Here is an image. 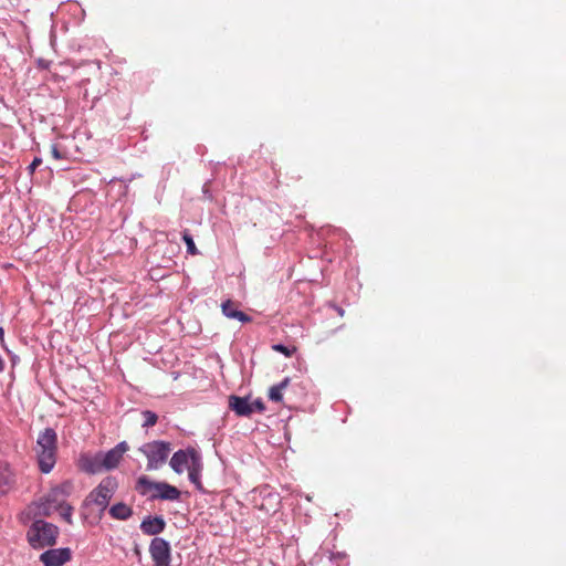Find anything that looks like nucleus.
Masks as SVG:
<instances>
[{
  "label": "nucleus",
  "instance_id": "obj_12",
  "mask_svg": "<svg viewBox=\"0 0 566 566\" xmlns=\"http://www.w3.org/2000/svg\"><path fill=\"white\" fill-rule=\"evenodd\" d=\"M191 451L195 449H187L186 451L179 450L174 453L170 459V467L176 473H182L184 470L191 463Z\"/></svg>",
  "mask_w": 566,
  "mask_h": 566
},
{
  "label": "nucleus",
  "instance_id": "obj_2",
  "mask_svg": "<svg viewBox=\"0 0 566 566\" xmlns=\"http://www.w3.org/2000/svg\"><path fill=\"white\" fill-rule=\"evenodd\" d=\"M57 436L52 428L39 433L34 452L41 472L49 473L56 462Z\"/></svg>",
  "mask_w": 566,
  "mask_h": 566
},
{
  "label": "nucleus",
  "instance_id": "obj_11",
  "mask_svg": "<svg viewBox=\"0 0 566 566\" xmlns=\"http://www.w3.org/2000/svg\"><path fill=\"white\" fill-rule=\"evenodd\" d=\"M15 476L7 462H0V495L13 489Z\"/></svg>",
  "mask_w": 566,
  "mask_h": 566
},
{
  "label": "nucleus",
  "instance_id": "obj_22",
  "mask_svg": "<svg viewBox=\"0 0 566 566\" xmlns=\"http://www.w3.org/2000/svg\"><path fill=\"white\" fill-rule=\"evenodd\" d=\"M143 417L145 418L144 427H153L158 420L157 415L150 410L143 411Z\"/></svg>",
  "mask_w": 566,
  "mask_h": 566
},
{
  "label": "nucleus",
  "instance_id": "obj_13",
  "mask_svg": "<svg viewBox=\"0 0 566 566\" xmlns=\"http://www.w3.org/2000/svg\"><path fill=\"white\" fill-rule=\"evenodd\" d=\"M229 407L240 417H250L252 415V408L248 397H229Z\"/></svg>",
  "mask_w": 566,
  "mask_h": 566
},
{
  "label": "nucleus",
  "instance_id": "obj_8",
  "mask_svg": "<svg viewBox=\"0 0 566 566\" xmlns=\"http://www.w3.org/2000/svg\"><path fill=\"white\" fill-rule=\"evenodd\" d=\"M127 442L122 441L107 452H98L99 460L104 470H113L117 468L123 459V455L128 451Z\"/></svg>",
  "mask_w": 566,
  "mask_h": 566
},
{
  "label": "nucleus",
  "instance_id": "obj_9",
  "mask_svg": "<svg viewBox=\"0 0 566 566\" xmlns=\"http://www.w3.org/2000/svg\"><path fill=\"white\" fill-rule=\"evenodd\" d=\"M71 559L70 548L49 549L41 554L40 560L44 566H62Z\"/></svg>",
  "mask_w": 566,
  "mask_h": 566
},
{
  "label": "nucleus",
  "instance_id": "obj_17",
  "mask_svg": "<svg viewBox=\"0 0 566 566\" xmlns=\"http://www.w3.org/2000/svg\"><path fill=\"white\" fill-rule=\"evenodd\" d=\"M109 514L113 518L125 521L132 516L133 510L125 503H117L109 509Z\"/></svg>",
  "mask_w": 566,
  "mask_h": 566
},
{
  "label": "nucleus",
  "instance_id": "obj_3",
  "mask_svg": "<svg viewBox=\"0 0 566 566\" xmlns=\"http://www.w3.org/2000/svg\"><path fill=\"white\" fill-rule=\"evenodd\" d=\"M118 488L117 480L113 476L104 478L99 484L90 492L84 501V507L90 509L95 505L98 510L97 518L99 520L109 504L111 499Z\"/></svg>",
  "mask_w": 566,
  "mask_h": 566
},
{
  "label": "nucleus",
  "instance_id": "obj_6",
  "mask_svg": "<svg viewBox=\"0 0 566 566\" xmlns=\"http://www.w3.org/2000/svg\"><path fill=\"white\" fill-rule=\"evenodd\" d=\"M170 443L165 441H151L143 444L139 451L147 458V470L159 469L170 453Z\"/></svg>",
  "mask_w": 566,
  "mask_h": 566
},
{
  "label": "nucleus",
  "instance_id": "obj_23",
  "mask_svg": "<svg viewBox=\"0 0 566 566\" xmlns=\"http://www.w3.org/2000/svg\"><path fill=\"white\" fill-rule=\"evenodd\" d=\"M250 406L252 408V413L254 411L263 412L265 410V405L261 399H255L253 401H250Z\"/></svg>",
  "mask_w": 566,
  "mask_h": 566
},
{
  "label": "nucleus",
  "instance_id": "obj_25",
  "mask_svg": "<svg viewBox=\"0 0 566 566\" xmlns=\"http://www.w3.org/2000/svg\"><path fill=\"white\" fill-rule=\"evenodd\" d=\"M41 163H42V159H41V158L35 157V158L33 159V161H32V163L30 164V166H29V170H30V172H31V174H33V172H34V170H35V169L41 165Z\"/></svg>",
  "mask_w": 566,
  "mask_h": 566
},
{
  "label": "nucleus",
  "instance_id": "obj_19",
  "mask_svg": "<svg viewBox=\"0 0 566 566\" xmlns=\"http://www.w3.org/2000/svg\"><path fill=\"white\" fill-rule=\"evenodd\" d=\"M60 516L69 524H72V512L73 507L66 503V501L61 505V507L56 511Z\"/></svg>",
  "mask_w": 566,
  "mask_h": 566
},
{
  "label": "nucleus",
  "instance_id": "obj_27",
  "mask_svg": "<svg viewBox=\"0 0 566 566\" xmlns=\"http://www.w3.org/2000/svg\"><path fill=\"white\" fill-rule=\"evenodd\" d=\"M338 314L343 315V310L342 308L338 310Z\"/></svg>",
  "mask_w": 566,
  "mask_h": 566
},
{
  "label": "nucleus",
  "instance_id": "obj_18",
  "mask_svg": "<svg viewBox=\"0 0 566 566\" xmlns=\"http://www.w3.org/2000/svg\"><path fill=\"white\" fill-rule=\"evenodd\" d=\"M291 379L285 377L280 384L274 385L269 390V398L274 402H281L283 399V390L290 385Z\"/></svg>",
  "mask_w": 566,
  "mask_h": 566
},
{
  "label": "nucleus",
  "instance_id": "obj_26",
  "mask_svg": "<svg viewBox=\"0 0 566 566\" xmlns=\"http://www.w3.org/2000/svg\"><path fill=\"white\" fill-rule=\"evenodd\" d=\"M0 342L3 345V343H4V331H3L2 327H0Z\"/></svg>",
  "mask_w": 566,
  "mask_h": 566
},
{
  "label": "nucleus",
  "instance_id": "obj_5",
  "mask_svg": "<svg viewBox=\"0 0 566 566\" xmlns=\"http://www.w3.org/2000/svg\"><path fill=\"white\" fill-rule=\"evenodd\" d=\"M137 490L142 494L154 492L151 499H159L166 501H178L181 492L174 485L167 482H153L147 476L143 475L137 481Z\"/></svg>",
  "mask_w": 566,
  "mask_h": 566
},
{
  "label": "nucleus",
  "instance_id": "obj_20",
  "mask_svg": "<svg viewBox=\"0 0 566 566\" xmlns=\"http://www.w3.org/2000/svg\"><path fill=\"white\" fill-rule=\"evenodd\" d=\"M182 240L187 245V252L191 255H196L198 253V250L196 248L192 237L189 234L187 230H185L182 233Z\"/></svg>",
  "mask_w": 566,
  "mask_h": 566
},
{
  "label": "nucleus",
  "instance_id": "obj_7",
  "mask_svg": "<svg viewBox=\"0 0 566 566\" xmlns=\"http://www.w3.org/2000/svg\"><path fill=\"white\" fill-rule=\"evenodd\" d=\"M149 554L154 566H171V548L166 539L161 537L153 538L149 545Z\"/></svg>",
  "mask_w": 566,
  "mask_h": 566
},
{
  "label": "nucleus",
  "instance_id": "obj_24",
  "mask_svg": "<svg viewBox=\"0 0 566 566\" xmlns=\"http://www.w3.org/2000/svg\"><path fill=\"white\" fill-rule=\"evenodd\" d=\"M51 155L54 159H62L63 154L60 151L56 145L51 146Z\"/></svg>",
  "mask_w": 566,
  "mask_h": 566
},
{
  "label": "nucleus",
  "instance_id": "obj_14",
  "mask_svg": "<svg viewBox=\"0 0 566 566\" xmlns=\"http://www.w3.org/2000/svg\"><path fill=\"white\" fill-rule=\"evenodd\" d=\"M166 523L163 517H148L140 524V530L146 535H158L165 530Z\"/></svg>",
  "mask_w": 566,
  "mask_h": 566
},
{
  "label": "nucleus",
  "instance_id": "obj_21",
  "mask_svg": "<svg viewBox=\"0 0 566 566\" xmlns=\"http://www.w3.org/2000/svg\"><path fill=\"white\" fill-rule=\"evenodd\" d=\"M272 349L274 352L283 354L286 357H291L296 352V347L295 346L290 348V347H286V346L282 345V344L273 345Z\"/></svg>",
  "mask_w": 566,
  "mask_h": 566
},
{
  "label": "nucleus",
  "instance_id": "obj_1",
  "mask_svg": "<svg viewBox=\"0 0 566 566\" xmlns=\"http://www.w3.org/2000/svg\"><path fill=\"white\" fill-rule=\"evenodd\" d=\"M73 484L65 481L62 484L52 488L43 499L30 504L25 511L29 518H40L50 516L55 513L61 505L66 501V497L72 492Z\"/></svg>",
  "mask_w": 566,
  "mask_h": 566
},
{
  "label": "nucleus",
  "instance_id": "obj_4",
  "mask_svg": "<svg viewBox=\"0 0 566 566\" xmlns=\"http://www.w3.org/2000/svg\"><path fill=\"white\" fill-rule=\"evenodd\" d=\"M33 520L34 522L27 533L29 544L35 549L53 546L59 534L57 527L43 520Z\"/></svg>",
  "mask_w": 566,
  "mask_h": 566
},
{
  "label": "nucleus",
  "instance_id": "obj_16",
  "mask_svg": "<svg viewBox=\"0 0 566 566\" xmlns=\"http://www.w3.org/2000/svg\"><path fill=\"white\" fill-rule=\"evenodd\" d=\"M81 467L87 473H97L104 470L98 453H96L94 457H82Z\"/></svg>",
  "mask_w": 566,
  "mask_h": 566
},
{
  "label": "nucleus",
  "instance_id": "obj_15",
  "mask_svg": "<svg viewBox=\"0 0 566 566\" xmlns=\"http://www.w3.org/2000/svg\"><path fill=\"white\" fill-rule=\"evenodd\" d=\"M191 454V463L188 465V476H189V480L196 484L199 489H201V483H200V470H201V464H200V458L197 453V451H191L190 452Z\"/></svg>",
  "mask_w": 566,
  "mask_h": 566
},
{
  "label": "nucleus",
  "instance_id": "obj_10",
  "mask_svg": "<svg viewBox=\"0 0 566 566\" xmlns=\"http://www.w3.org/2000/svg\"><path fill=\"white\" fill-rule=\"evenodd\" d=\"M221 312L228 318L238 319L241 323L252 322V317L239 310V303L227 300L221 304Z\"/></svg>",
  "mask_w": 566,
  "mask_h": 566
}]
</instances>
